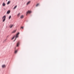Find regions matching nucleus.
<instances>
[{
  "label": "nucleus",
  "mask_w": 74,
  "mask_h": 74,
  "mask_svg": "<svg viewBox=\"0 0 74 74\" xmlns=\"http://www.w3.org/2000/svg\"><path fill=\"white\" fill-rule=\"evenodd\" d=\"M6 18V16H4L3 17L2 19H3V22H4L5 21V19Z\"/></svg>",
  "instance_id": "obj_1"
},
{
  "label": "nucleus",
  "mask_w": 74,
  "mask_h": 74,
  "mask_svg": "<svg viewBox=\"0 0 74 74\" xmlns=\"http://www.w3.org/2000/svg\"><path fill=\"white\" fill-rule=\"evenodd\" d=\"M19 32H18L16 35V38L14 40V41H15L16 40V38H18V37H19Z\"/></svg>",
  "instance_id": "obj_2"
},
{
  "label": "nucleus",
  "mask_w": 74,
  "mask_h": 74,
  "mask_svg": "<svg viewBox=\"0 0 74 74\" xmlns=\"http://www.w3.org/2000/svg\"><path fill=\"white\" fill-rule=\"evenodd\" d=\"M32 12L30 11H28L27 12V14H30Z\"/></svg>",
  "instance_id": "obj_3"
},
{
  "label": "nucleus",
  "mask_w": 74,
  "mask_h": 74,
  "mask_svg": "<svg viewBox=\"0 0 74 74\" xmlns=\"http://www.w3.org/2000/svg\"><path fill=\"white\" fill-rule=\"evenodd\" d=\"M14 26V25H10L9 27L10 28H12V27H13V26Z\"/></svg>",
  "instance_id": "obj_4"
},
{
  "label": "nucleus",
  "mask_w": 74,
  "mask_h": 74,
  "mask_svg": "<svg viewBox=\"0 0 74 74\" xmlns=\"http://www.w3.org/2000/svg\"><path fill=\"white\" fill-rule=\"evenodd\" d=\"M21 19H23V18H24V16L23 15H22L20 17Z\"/></svg>",
  "instance_id": "obj_5"
},
{
  "label": "nucleus",
  "mask_w": 74,
  "mask_h": 74,
  "mask_svg": "<svg viewBox=\"0 0 74 74\" xmlns=\"http://www.w3.org/2000/svg\"><path fill=\"white\" fill-rule=\"evenodd\" d=\"M6 67V66H5V65H3L2 66V67L3 68H4L5 67Z\"/></svg>",
  "instance_id": "obj_6"
},
{
  "label": "nucleus",
  "mask_w": 74,
  "mask_h": 74,
  "mask_svg": "<svg viewBox=\"0 0 74 74\" xmlns=\"http://www.w3.org/2000/svg\"><path fill=\"white\" fill-rule=\"evenodd\" d=\"M2 5H3V7H4L5 6V3H3Z\"/></svg>",
  "instance_id": "obj_7"
},
{
  "label": "nucleus",
  "mask_w": 74,
  "mask_h": 74,
  "mask_svg": "<svg viewBox=\"0 0 74 74\" xmlns=\"http://www.w3.org/2000/svg\"><path fill=\"white\" fill-rule=\"evenodd\" d=\"M19 42H18V43H17V47H18L19 46Z\"/></svg>",
  "instance_id": "obj_8"
},
{
  "label": "nucleus",
  "mask_w": 74,
  "mask_h": 74,
  "mask_svg": "<svg viewBox=\"0 0 74 74\" xmlns=\"http://www.w3.org/2000/svg\"><path fill=\"white\" fill-rule=\"evenodd\" d=\"M30 1H29L27 3V5H29V4H30Z\"/></svg>",
  "instance_id": "obj_9"
},
{
  "label": "nucleus",
  "mask_w": 74,
  "mask_h": 74,
  "mask_svg": "<svg viewBox=\"0 0 74 74\" xmlns=\"http://www.w3.org/2000/svg\"><path fill=\"white\" fill-rule=\"evenodd\" d=\"M10 11L9 10L8 11V12H7V14H10Z\"/></svg>",
  "instance_id": "obj_10"
},
{
  "label": "nucleus",
  "mask_w": 74,
  "mask_h": 74,
  "mask_svg": "<svg viewBox=\"0 0 74 74\" xmlns=\"http://www.w3.org/2000/svg\"><path fill=\"white\" fill-rule=\"evenodd\" d=\"M10 3H11V1H8V2L7 3V4H10Z\"/></svg>",
  "instance_id": "obj_11"
},
{
  "label": "nucleus",
  "mask_w": 74,
  "mask_h": 74,
  "mask_svg": "<svg viewBox=\"0 0 74 74\" xmlns=\"http://www.w3.org/2000/svg\"><path fill=\"white\" fill-rule=\"evenodd\" d=\"M11 18V16H10L9 17V19H10Z\"/></svg>",
  "instance_id": "obj_12"
},
{
  "label": "nucleus",
  "mask_w": 74,
  "mask_h": 74,
  "mask_svg": "<svg viewBox=\"0 0 74 74\" xmlns=\"http://www.w3.org/2000/svg\"><path fill=\"white\" fill-rule=\"evenodd\" d=\"M17 52H18V51H17V50H16V51H15L14 53H17Z\"/></svg>",
  "instance_id": "obj_13"
},
{
  "label": "nucleus",
  "mask_w": 74,
  "mask_h": 74,
  "mask_svg": "<svg viewBox=\"0 0 74 74\" xmlns=\"http://www.w3.org/2000/svg\"><path fill=\"white\" fill-rule=\"evenodd\" d=\"M17 6L16 5L14 8V9H15V8H16Z\"/></svg>",
  "instance_id": "obj_14"
},
{
  "label": "nucleus",
  "mask_w": 74,
  "mask_h": 74,
  "mask_svg": "<svg viewBox=\"0 0 74 74\" xmlns=\"http://www.w3.org/2000/svg\"><path fill=\"white\" fill-rule=\"evenodd\" d=\"M16 32V31L15 30L14 31H13V32H12V33H15Z\"/></svg>",
  "instance_id": "obj_15"
},
{
  "label": "nucleus",
  "mask_w": 74,
  "mask_h": 74,
  "mask_svg": "<svg viewBox=\"0 0 74 74\" xmlns=\"http://www.w3.org/2000/svg\"><path fill=\"white\" fill-rule=\"evenodd\" d=\"M38 5H39V3H38L36 5V7H37V6H38Z\"/></svg>",
  "instance_id": "obj_16"
},
{
  "label": "nucleus",
  "mask_w": 74,
  "mask_h": 74,
  "mask_svg": "<svg viewBox=\"0 0 74 74\" xmlns=\"http://www.w3.org/2000/svg\"><path fill=\"white\" fill-rule=\"evenodd\" d=\"M15 36H14L13 38H12V40H13V39H14V37Z\"/></svg>",
  "instance_id": "obj_17"
},
{
  "label": "nucleus",
  "mask_w": 74,
  "mask_h": 74,
  "mask_svg": "<svg viewBox=\"0 0 74 74\" xmlns=\"http://www.w3.org/2000/svg\"><path fill=\"white\" fill-rule=\"evenodd\" d=\"M20 15V14L19 13L18 14V16H19Z\"/></svg>",
  "instance_id": "obj_18"
},
{
  "label": "nucleus",
  "mask_w": 74,
  "mask_h": 74,
  "mask_svg": "<svg viewBox=\"0 0 74 74\" xmlns=\"http://www.w3.org/2000/svg\"><path fill=\"white\" fill-rule=\"evenodd\" d=\"M21 29H23V27H21Z\"/></svg>",
  "instance_id": "obj_19"
},
{
  "label": "nucleus",
  "mask_w": 74,
  "mask_h": 74,
  "mask_svg": "<svg viewBox=\"0 0 74 74\" xmlns=\"http://www.w3.org/2000/svg\"><path fill=\"white\" fill-rule=\"evenodd\" d=\"M8 0H6V1H7Z\"/></svg>",
  "instance_id": "obj_20"
}]
</instances>
